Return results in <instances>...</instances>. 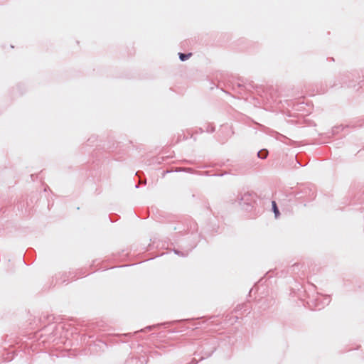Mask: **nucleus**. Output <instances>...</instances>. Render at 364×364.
Instances as JSON below:
<instances>
[{"label":"nucleus","instance_id":"obj_1","mask_svg":"<svg viewBox=\"0 0 364 364\" xmlns=\"http://www.w3.org/2000/svg\"><path fill=\"white\" fill-rule=\"evenodd\" d=\"M198 225L193 221H190L186 231V237L181 239L178 243V247H174L173 251L180 257H187L193 250L200 239V235L197 232Z\"/></svg>","mask_w":364,"mask_h":364},{"label":"nucleus","instance_id":"obj_2","mask_svg":"<svg viewBox=\"0 0 364 364\" xmlns=\"http://www.w3.org/2000/svg\"><path fill=\"white\" fill-rule=\"evenodd\" d=\"M360 76L358 72L354 73H345L343 74H341L338 77L337 80L338 82H334L331 87H336L338 85H341L342 87L343 85H346L347 87H354L355 82H357L358 79H360Z\"/></svg>","mask_w":364,"mask_h":364},{"label":"nucleus","instance_id":"obj_3","mask_svg":"<svg viewBox=\"0 0 364 364\" xmlns=\"http://www.w3.org/2000/svg\"><path fill=\"white\" fill-rule=\"evenodd\" d=\"M330 301L331 297L329 295L317 294L315 297H313L308 301V304L313 310H321L328 305Z\"/></svg>","mask_w":364,"mask_h":364},{"label":"nucleus","instance_id":"obj_4","mask_svg":"<svg viewBox=\"0 0 364 364\" xmlns=\"http://www.w3.org/2000/svg\"><path fill=\"white\" fill-rule=\"evenodd\" d=\"M257 195L253 192H246L237 196V201L240 205H243L246 210L253 208L256 202Z\"/></svg>","mask_w":364,"mask_h":364},{"label":"nucleus","instance_id":"obj_5","mask_svg":"<svg viewBox=\"0 0 364 364\" xmlns=\"http://www.w3.org/2000/svg\"><path fill=\"white\" fill-rule=\"evenodd\" d=\"M202 350L201 353L203 354L200 360H203L205 358L210 357L213 353L215 350V341H206L201 346Z\"/></svg>","mask_w":364,"mask_h":364},{"label":"nucleus","instance_id":"obj_6","mask_svg":"<svg viewBox=\"0 0 364 364\" xmlns=\"http://www.w3.org/2000/svg\"><path fill=\"white\" fill-rule=\"evenodd\" d=\"M147 362V357L144 355L136 358L132 357L127 360L129 364H146Z\"/></svg>","mask_w":364,"mask_h":364},{"label":"nucleus","instance_id":"obj_7","mask_svg":"<svg viewBox=\"0 0 364 364\" xmlns=\"http://www.w3.org/2000/svg\"><path fill=\"white\" fill-rule=\"evenodd\" d=\"M188 321H190V319L176 320V321H171V322H167V323H163L157 324L156 326H147V327H146V328H147L148 330H151V329H153L155 326H167V325L172 324V323H185V322H188Z\"/></svg>","mask_w":364,"mask_h":364},{"label":"nucleus","instance_id":"obj_8","mask_svg":"<svg viewBox=\"0 0 364 364\" xmlns=\"http://www.w3.org/2000/svg\"><path fill=\"white\" fill-rule=\"evenodd\" d=\"M277 139L282 141L283 143L287 144V145H292L295 143V141H292L291 139L287 138L283 134H278V136L277 137Z\"/></svg>","mask_w":364,"mask_h":364},{"label":"nucleus","instance_id":"obj_9","mask_svg":"<svg viewBox=\"0 0 364 364\" xmlns=\"http://www.w3.org/2000/svg\"><path fill=\"white\" fill-rule=\"evenodd\" d=\"M269 151L266 149H262L257 152V157L261 159H266L268 156Z\"/></svg>","mask_w":364,"mask_h":364},{"label":"nucleus","instance_id":"obj_10","mask_svg":"<svg viewBox=\"0 0 364 364\" xmlns=\"http://www.w3.org/2000/svg\"><path fill=\"white\" fill-rule=\"evenodd\" d=\"M272 209L273 213H274V216L276 218H278L280 215L279 210L277 207V203L274 200L272 201Z\"/></svg>","mask_w":364,"mask_h":364},{"label":"nucleus","instance_id":"obj_11","mask_svg":"<svg viewBox=\"0 0 364 364\" xmlns=\"http://www.w3.org/2000/svg\"><path fill=\"white\" fill-rule=\"evenodd\" d=\"M192 55L191 53H178L179 59L181 61L184 62L190 58V57Z\"/></svg>","mask_w":364,"mask_h":364},{"label":"nucleus","instance_id":"obj_12","mask_svg":"<svg viewBox=\"0 0 364 364\" xmlns=\"http://www.w3.org/2000/svg\"><path fill=\"white\" fill-rule=\"evenodd\" d=\"M299 264H294L293 265H291V267H289V272L290 273H296L297 271L299 270Z\"/></svg>","mask_w":364,"mask_h":364},{"label":"nucleus","instance_id":"obj_13","mask_svg":"<svg viewBox=\"0 0 364 364\" xmlns=\"http://www.w3.org/2000/svg\"><path fill=\"white\" fill-rule=\"evenodd\" d=\"M205 130L207 132L213 133L215 132V127L213 124H207L205 126Z\"/></svg>","mask_w":364,"mask_h":364},{"label":"nucleus","instance_id":"obj_14","mask_svg":"<svg viewBox=\"0 0 364 364\" xmlns=\"http://www.w3.org/2000/svg\"><path fill=\"white\" fill-rule=\"evenodd\" d=\"M142 174H143V173L141 172V171H137L136 173V175L138 176L139 177V178H140V183H143V184H146V179L145 178H144V179L141 178V175H142Z\"/></svg>","mask_w":364,"mask_h":364},{"label":"nucleus","instance_id":"obj_15","mask_svg":"<svg viewBox=\"0 0 364 364\" xmlns=\"http://www.w3.org/2000/svg\"><path fill=\"white\" fill-rule=\"evenodd\" d=\"M183 171H186V172H188V173H194V170L192 168H184L183 169Z\"/></svg>","mask_w":364,"mask_h":364},{"label":"nucleus","instance_id":"obj_16","mask_svg":"<svg viewBox=\"0 0 364 364\" xmlns=\"http://www.w3.org/2000/svg\"><path fill=\"white\" fill-rule=\"evenodd\" d=\"M296 161H297V164H298L299 165L301 166H306V164H302V162H301V161H300L299 160V159H298V156H297V155L296 156Z\"/></svg>","mask_w":364,"mask_h":364},{"label":"nucleus","instance_id":"obj_17","mask_svg":"<svg viewBox=\"0 0 364 364\" xmlns=\"http://www.w3.org/2000/svg\"><path fill=\"white\" fill-rule=\"evenodd\" d=\"M96 140V138L95 136H92L90 139H88L87 142L90 144L93 143Z\"/></svg>","mask_w":364,"mask_h":364},{"label":"nucleus","instance_id":"obj_18","mask_svg":"<svg viewBox=\"0 0 364 364\" xmlns=\"http://www.w3.org/2000/svg\"><path fill=\"white\" fill-rule=\"evenodd\" d=\"M245 306V304L237 305L236 307V311H240Z\"/></svg>","mask_w":364,"mask_h":364},{"label":"nucleus","instance_id":"obj_19","mask_svg":"<svg viewBox=\"0 0 364 364\" xmlns=\"http://www.w3.org/2000/svg\"><path fill=\"white\" fill-rule=\"evenodd\" d=\"M338 129H339V127H334L333 129V134L337 133L338 132Z\"/></svg>","mask_w":364,"mask_h":364},{"label":"nucleus","instance_id":"obj_20","mask_svg":"<svg viewBox=\"0 0 364 364\" xmlns=\"http://www.w3.org/2000/svg\"><path fill=\"white\" fill-rule=\"evenodd\" d=\"M109 219H110L111 222H114V220L112 218V216H109Z\"/></svg>","mask_w":364,"mask_h":364},{"label":"nucleus","instance_id":"obj_21","mask_svg":"<svg viewBox=\"0 0 364 364\" xmlns=\"http://www.w3.org/2000/svg\"><path fill=\"white\" fill-rule=\"evenodd\" d=\"M135 187H136V188H139V184H136V185L135 186Z\"/></svg>","mask_w":364,"mask_h":364},{"label":"nucleus","instance_id":"obj_22","mask_svg":"<svg viewBox=\"0 0 364 364\" xmlns=\"http://www.w3.org/2000/svg\"><path fill=\"white\" fill-rule=\"evenodd\" d=\"M362 78L364 80V74L362 75Z\"/></svg>","mask_w":364,"mask_h":364},{"label":"nucleus","instance_id":"obj_23","mask_svg":"<svg viewBox=\"0 0 364 364\" xmlns=\"http://www.w3.org/2000/svg\"><path fill=\"white\" fill-rule=\"evenodd\" d=\"M364 80L363 79L362 80V81ZM361 80L358 81V83H360Z\"/></svg>","mask_w":364,"mask_h":364}]
</instances>
